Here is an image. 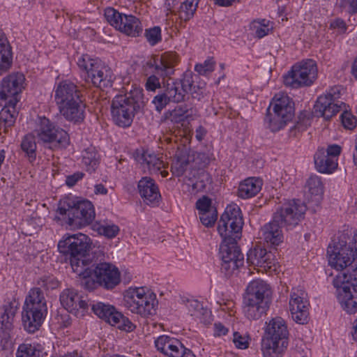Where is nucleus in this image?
<instances>
[{
	"instance_id": "f257e3e1",
	"label": "nucleus",
	"mask_w": 357,
	"mask_h": 357,
	"mask_svg": "<svg viewBox=\"0 0 357 357\" xmlns=\"http://www.w3.org/2000/svg\"><path fill=\"white\" fill-rule=\"evenodd\" d=\"M306 211L305 204L300 199L280 202L273 214V220L269 222V243L277 246L282 243V225L295 227L304 218Z\"/></svg>"
},
{
	"instance_id": "f03ea898",
	"label": "nucleus",
	"mask_w": 357,
	"mask_h": 357,
	"mask_svg": "<svg viewBox=\"0 0 357 357\" xmlns=\"http://www.w3.org/2000/svg\"><path fill=\"white\" fill-rule=\"evenodd\" d=\"M54 97L61 115L67 121L79 123L84 119L83 95L76 84L68 79L60 82Z\"/></svg>"
},
{
	"instance_id": "7ed1b4c3",
	"label": "nucleus",
	"mask_w": 357,
	"mask_h": 357,
	"mask_svg": "<svg viewBox=\"0 0 357 357\" xmlns=\"http://www.w3.org/2000/svg\"><path fill=\"white\" fill-rule=\"evenodd\" d=\"M90 238L82 233L70 235L66 234L58 243V250L68 259L73 272L79 277L85 278L91 273V270L86 267L84 259L91 248Z\"/></svg>"
},
{
	"instance_id": "20e7f679",
	"label": "nucleus",
	"mask_w": 357,
	"mask_h": 357,
	"mask_svg": "<svg viewBox=\"0 0 357 357\" xmlns=\"http://www.w3.org/2000/svg\"><path fill=\"white\" fill-rule=\"evenodd\" d=\"M178 56L174 52H165L152 55L144 66L146 72L150 70L151 74L145 82V89L148 91H155L161 89L162 84L169 82L171 76L174 74Z\"/></svg>"
},
{
	"instance_id": "39448f33",
	"label": "nucleus",
	"mask_w": 357,
	"mask_h": 357,
	"mask_svg": "<svg viewBox=\"0 0 357 357\" xmlns=\"http://www.w3.org/2000/svg\"><path fill=\"white\" fill-rule=\"evenodd\" d=\"M47 312V307L40 287L32 288L26 297L22 312L23 327L29 333L40 328Z\"/></svg>"
},
{
	"instance_id": "423d86ee",
	"label": "nucleus",
	"mask_w": 357,
	"mask_h": 357,
	"mask_svg": "<svg viewBox=\"0 0 357 357\" xmlns=\"http://www.w3.org/2000/svg\"><path fill=\"white\" fill-rule=\"evenodd\" d=\"M57 213L67 225L73 229H80L89 225L96 216L93 204L86 199H68L60 202Z\"/></svg>"
},
{
	"instance_id": "0eeeda50",
	"label": "nucleus",
	"mask_w": 357,
	"mask_h": 357,
	"mask_svg": "<svg viewBox=\"0 0 357 357\" xmlns=\"http://www.w3.org/2000/svg\"><path fill=\"white\" fill-rule=\"evenodd\" d=\"M141 98L142 93L138 90L115 96L111 102V116L114 123L121 128L130 127L139 109Z\"/></svg>"
},
{
	"instance_id": "6e6552de",
	"label": "nucleus",
	"mask_w": 357,
	"mask_h": 357,
	"mask_svg": "<svg viewBox=\"0 0 357 357\" xmlns=\"http://www.w3.org/2000/svg\"><path fill=\"white\" fill-rule=\"evenodd\" d=\"M268 291V284L261 280L250 282L243 294V312L249 319H259L266 316L268 311V299L265 294Z\"/></svg>"
},
{
	"instance_id": "1a4fd4ad",
	"label": "nucleus",
	"mask_w": 357,
	"mask_h": 357,
	"mask_svg": "<svg viewBox=\"0 0 357 357\" xmlns=\"http://www.w3.org/2000/svg\"><path fill=\"white\" fill-rule=\"evenodd\" d=\"M77 64L84 73V79L94 86L101 89L111 87L114 75L111 68L98 59H91L89 55H82Z\"/></svg>"
},
{
	"instance_id": "9d476101",
	"label": "nucleus",
	"mask_w": 357,
	"mask_h": 357,
	"mask_svg": "<svg viewBox=\"0 0 357 357\" xmlns=\"http://www.w3.org/2000/svg\"><path fill=\"white\" fill-rule=\"evenodd\" d=\"M87 268L91 270V273L87 277L82 278V286L89 290L94 289L97 285L107 290H111L119 284L121 273L114 265L107 263H93Z\"/></svg>"
},
{
	"instance_id": "9b49d317",
	"label": "nucleus",
	"mask_w": 357,
	"mask_h": 357,
	"mask_svg": "<svg viewBox=\"0 0 357 357\" xmlns=\"http://www.w3.org/2000/svg\"><path fill=\"white\" fill-rule=\"evenodd\" d=\"M337 289V298L341 307L349 314L357 312V267L351 272H347L337 275L334 280Z\"/></svg>"
},
{
	"instance_id": "f8f14e48",
	"label": "nucleus",
	"mask_w": 357,
	"mask_h": 357,
	"mask_svg": "<svg viewBox=\"0 0 357 357\" xmlns=\"http://www.w3.org/2000/svg\"><path fill=\"white\" fill-rule=\"evenodd\" d=\"M124 306L131 312L147 317L156 313L158 301L155 294L144 287H130L123 296Z\"/></svg>"
},
{
	"instance_id": "ddd939ff",
	"label": "nucleus",
	"mask_w": 357,
	"mask_h": 357,
	"mask_svg": "<svg viewBox=\"0 0 357 357\" xmlns=\"http://www.w3.org/2000/svg\"><path fill=\"white\" fill-rule=\"evenodd\" d=\"M34 132L38 141L52 150L66 147L69 143L68 133L45 116L38 117Z\"/></svg>"
},
{
	"instance_id": "4468645a",
	"label": "nucleus",
	"mask_w": 357,
	"mask_h": 357,
	"mask_svg": "<svg viewBox=\"0 0 357 357\" xmlns=\"http://www.w3.org/2000/svg\"><path fill=\"white\" fill-rule=\"evenodd\" d=\"M317 77V67L312 59L303 60L295 63L288 73L283 75L286 86L299 89L311 86Z\"/></svg>"
},
{
	"instance_id": "2eb2a0df",
	"label": "nucleus",
	"mask_w": 357,
	"mask_h": 357,
	"mask_svg": "<svg viewBox=\"0 0 357 357\" xmlns=\"http://www.w3.org/2000/svg\"><path fill=\"white\" fill-rule=\"evenodd\" d=\"M219 255L222 260L221 271L227 276H231L239 267L243 265L244 256L238 245V239L222 238Z\"/></svg>"
},
{
	"instance_id": "dca6fc26",
	"label": "nucleus",
	"mask_w": 357,
	"mask_h": 357,
	"mask_svg": "<svg viewBox=\"0 0 357 357\" xmlns=\"http://www.w3.org/2000/svg\"><path fill=\"white\" fill-rule=\"evenodd\" d=\"M243 220L236 204L228 205L218 222V231L222 238L241 239Z\"/></svg>"
},
{
	"instance_id": "f3484780",
	"label": "nucleus",
	"mask_w": 357,
	"mask_h": 357,
	"mask_svg": "<svg viewBox=\"0 0 357 357\" xmlns=\"http://www.w3.org/2000/svg\"><path fill=\"white\" fill-rule=\"evenodd\" d=\"M271 105H273L274 116L269 119V129L275 132L284 128L292 119L294 107L292 100L283 93L275 95L269 104V109Z\"/></svg>"
},
{
	"instance_id": "a211bd4d",
	"label": "nucleus",
	"mask_w": 357,
	"mask_h": 357,
	"mask_svg": "<svg viewBox=\"0 0 357 357\" xmlns=\"http://www.w3.org/2000/svg\"><path fill=\"white\" fill-rule=\"evenodd\" d=\"M288 340L289 331L285 321L280 317L269 321V357H283Z\"/></svg>"
},
{
	"instance_id": "6ab92c4d",
	"label": "nucleus",
	"mask_w": 357,
	"mask_h": 357,
	"mask_svg": "<svg viewBox=\"0 0 357 357\" xmlns=\"http://www.w3.org/2000/svg\"><path fill=\"white\" fill-rule=\"evenodd\" d=\"M347 233L341 234L338 241H334L333 246L330 245L327 250L328 264L337 271L347 268L357 258L353 250L347 245Z\"/></svg>"
},
{
	"instance_id": "aec40b11",
	"label": "nucleus",
	"mask_w": 357,
	"mask_h": 357,
	"mask_svg": "<svg viewBox=\"0 0 357 357\" xmlns=\"http://www.w3.org/2000/svg\"><path fill=\"white\" fill-rule=\"evenodd\" d=\"M342 88L340 86L331 87L326 94L319 96L314 105V114L317 116L324 117L329 120L344 106L340 100L342 96Z\"/></svg>"
},
{
	"instance_id": "412c9836",
	"label": "nucleus",
	"mask_w": 357,
	"mask_h": 357,
	"mask_svg": "<svg viewBox=\"0 0 357 357\" xmlns=\"http://www.w3.org/2000/svg\"><path fill=\"white\" fill-rule=\"evenodd\" d=\"M91 310L100 319L121 331L131 332L135 328V325L112 305L97 302L91 304Z\"/></svg>"
},
{
	"instance_id": "4be33fe9",
	"label": "nucleus",
	"mask_w": 357,
	"mask_h": 357,
	"mask_svg": "<svg viewBox=\"0 0 357 357\" xmlns=\"http://www.w3.org/2000/svg\"><path fill=\"white\" fill-rule=\"evenodd\" d=\"M310 303L307 294L300 287L292 288L289 298V309L292 319L298 324H306L309 319Z\"/></svg>"
},
{
	"instance_id": "5701e85b",
	"label": "nucleus",
	"mask_w": 357,
	"mask_h": 357,
	"mask_svg": "<svg viewBox=\"0 0 357 357\" xmlns=\"http://www.w3.org/2000/svg\"><path fill=\"white\" fill-rule=\"evenodd\" d=\"M25 77L22 73H13L5 77L1 82L0 100L18 98L24 88Z\"/></svg>"
},
{
	"instance_id": "b1692460",
	"label": "nucleus",
	"mask_w": 357,
	"mask_h": 357,
	"mask_svg": "<svg viewBox=\"0 0 357 357\" xmlns=\"http://www.w3.org/2000/svg\"><path fill=\"white\" fill-rule=\"evenodd\" d=\"M60 302L63 307L69 312L78 316L88 309L89 305L73 289H66L60 294Z\"/></svg>"
},
{
	"instance_id": "393cba45",
	"label": "nucleus",
	"mask_w": 357,
	"mask_h": 357,
	"mask_svg": "<svg viewBox=\"0 0 357 357\" xmlns=\"http://www.w3.org/2000/svg\"><path fill=\"white\" fill-rule=\"evenodd\" d=\"M136 160L143 168L147 169L151 174H160L162 178L167 177L169 174L165 169V163L153 151L144 150L137 155Z\"/></svg>"
},
{
	"instance_id": "a878e982",
	"label": "nucleus",
	"mask_w": 357,
	"mask_h": 357,
	"mask_svg": "<svg viewBox=\"0 0 357 357\" xmlns=\"http://www.w3.org/2000/svg\"><path fill=\"white\" fill-rule=\"evenodd\" d=\"M247 262L258 272L268 271V251L265 243L257 242L247 253Z\"/></svg>"
},
{
	"instance_id": "bb28decb",
	"label": "nucleus",
	"mask_w": 357,
	"mask_h": 357,
	"mask_svg": "<svg viewBox=\"0 0 357 357\" xmlns=\"http://www.w3.org/2000/svg\"><path fill=\"white\" fill-rule=\"evenodd\" d=\"M139 195L147 204H155L159 202L160 194L155 181L148 176L142 177L137 185Z\"/></svg>"
},
{
	"instance_id": "cd10ccee",
	"label": "nucleus",
	"mask_w": 357,
	"mask_h": 357,
	"mask_svg": "<svg viewBox=\"0 0 357 357\" xmlns=\"http://www.w3.org/2000/svg\"><path fill=\"white\" fill-rule=\"evenodd\" d=\"M164 91L157 94L153 99L152 103L156 111L160 112L170 102L178 103L181 102V93L176 89H172L169 82L164 83Z\"/></svg>"
},
{
	"instance_id": "c85d7f7f",
	"label": "nucleus",
	"mask_w": 357,
	"mask_h": 357,
	"mask_svg": "<svg viewBox=\"0 0 357 357\" xmlns=\"http://www.w3.org/2000/svg\"><path fill=\"white\" fill-rule=\"evenodd\" d=\"M19 98H13L5 101L3 107L0 111V130L3 129L7 132L15 123L18 112L16 109V105Z\"/></svg>"
},
{
	"instance_id": "c756f323",
	"label": "nucleus",
	"mask_w": 357,
	"mask_h": 357,
	"mask_svg": "<svg viewBox=\"0 0 357 357\" xmlns=\"http://www.w3.org/2000/svg\"><path fill=\"white\" fill-rule=\"evenodd\" d=\"M157 349L169 357H181L183 344L177 339L161 335L155 341Z\"/></svg>"
},
{
	"instance_id": "7c9ffc66",
	"label": "nucleus",
	"mask_w": 357,
	"mask_h": 357,
	"mask_svg": "<svg viewBox=\"0 0 357 357\" xmlns=\"http://www.w3.org/2000/svg\"><path fill=\"white\" fill-rule=\"evenodd\" d=\"M314 165L318 172L331 174L337 167V159L326 155L324 148L319 149L314 155Z\"/></svg>"
},
{
	"instance_id": "2f4dec72",
	"label": "nucleus",
	"mask_w": 357,
	"mask_h": 357,
	"mask_svg": "<svg viewBox=\"0 0 357 357\" xmlns=\"http://www.w3.org/2000/svg\"><path fill=\"white\" fill-rule=\"evenodd\" d=\"M13 63L11 46L3 32H0V75L8 71Z\"/></svg>"
},
{
	"instance_id": "473e14b6",
	"label": "nucleus",
	"mask_w": 357,
	"mask_h": 357,
	"mask_svg": "<svg viewBox=\"0 0 357 357\" xmlns=\"http://www.w3.org/2000/svg\"><path fill=\"white\" fill-rule=\"evenodd\" d=\"M262 181L261 179L250 177L241 182L237 195L242 199H248L255 196L261 190Z\"/></svg>"
},
{
	"instance_id": "72a5a7b5",
	"label": "nucleus",
	"mask_w": 357,
	"mask_h": 357,
	"mask_svg": "<svg viewBox=\"0 0 357 357\" xmlns=\"http://www.w3.org/2000/svg\"><path fill=\"white\" fill-rule=\"evenodd\" d=\"M193 77L194 74L191 70H186L183 73L181 78L172 79V82H169L172 89H176L177 92L181 93V102L185 100L188 91L195 85Z\"/></svg>"
},
{
	"instance_id": "f704fd0d",
	"label": "nucleus",
	"mask_w": 357,
	"mask_h": 357,
	"mask_svg": "<svg viewBox=\"0 0 357 357\" xmlns=\"http://www.w3.org/2000/svg\"><path fill=\"white\" fill-rule=\"evenodd\" d=\"M305 190L308 199L319 202L324 192V186L321 178L317 175H312L305 184Z\"/></svg>"
},
{
	"instance_id": "c9c22d12",
	"label": "nucleus",
	"mask_w": 357,
	"mask_h": 357,
	"mask_svg": "<svg viewBox=\"0 0 357 357\" xmlns=\"http://www.w3.org/2000/svg\"><path fill=\"white\" fill-rule=\"evenodd\" d=\"M119 30L129 36L137 37L142 33L143 29L138 18L132 15H125Z\"/></svg>"
},
{
	"instance_id": "e433bc0d",
	"label": "nucleus",
	"mask_w": 357,
	"mask_h": 357,
	"mask_svg": "<svg viewBox=\"0 0 357 357\" xmlns=\"http://www.w3.org/2000/svg\"><path fill=\"white\" fill-rule=\"evenodd\" d=\"M17 312V307L9 303L4 305L3 312L0 315L1 329L5 339L9 337V333L13 328V321Z\"/></svg>"
},
{
	"instance_id": "4c0bfd02",
	"label": "nucleus",
	"mask_w": 357,
	"mask_h": 357,
	"mask_svg": "<svg viewBox=\"0 0 357 357\" xmlns=\"http://www.w3.org/2000/svg\"><path fill=\"white\" fill-rule=\"evenodd\" d=\"M82 162L88 172H95L99 165L100 157L95 147L89 146L82 151Z\"/></svg>"
},
{
	"instance_id": "58836bf2",
	"label": "nucleus",
	"mask_w": 357,
	"mask_h": 357,
	"mask_svg": "<svg viewBox=\"0 0 357 357\" xmlns=\"http://www.w3.org/2000/svg\"><path fill=\"white\" fill-rule=\"evenodd\" d=\"M200 0H183L178 8L179 19L185 22L193 17Z\"/></svg>"
},
{
	"instance_id": "ea45409f",
	"label": "nucleus",
	"mask_w": 357,
	"mask_h": 357,
	"mask_svg": "<svg viewBox=\"0 0 357 357\" xmlns=\"http://www.w3.org/2000/svg\"><path fill=\"white\" fill-rule=\"evenodd\" d=\"M190 164L189 157L183 152L176 153L172 164L171 172L175 176L183 175Z\"/></svg>"
},
{
	"instance_id": "a19ab883",
	"label": "nucleus",
	"mask_w": 357,
	"mask_h": 357,
	"mask_svg": "<svg viewBox=\"0 0 357 357\" xmlns=\"http://www.w3.org/2000/svg\"><path fill=\"white\" fill-rule=\"evenodd\" d=\"M36 143L35 137L31 134L25 135L21 142V149L28 158L30 162L36 158Z\"/></svg>"
},
{
	"instance_id": "79ce46f5",
	"label": "nucleus",
	"mask_w": 357,
	"mask_h": 357,
	"mask_svg": "<svg viewBox=\"0 0 357 357\" xmlns=\"http://www.w3.org/2000/svg\"><path fill=\"white\" fill-rule=\"evenodd\" d=\"M186 308L188 310V313L197 319H200L202 321L204 317L208 314L207 309L203 307V305L197 300H188L185 304Z\"/></svg>"
},
{
	"instance_id": "37998d69",
	"label": "nucleus",
	"mask_w": 357,
	"mask_h": 357,
	"mask_svg": "<svg viewBox=\"0 0 357 357\" xmlns=\"http://www.w3.org/2000/svg\"><path fill=\"white\" fill-rule=\"evenodd\" d=\"M16 357H41V349L38 345L21 344L17 350Z\"/></svg>"
},
{
	"instance_id": "c03bdc74",
	"label": "nucleus",
	"mask_w": 357,
	"mask_h": 357,
	"mask_svg": "<svg viewBox=\"0 0 357 357\" xmlns=\"http://www.w3.org/2000/svg\"><path fill=\"white\" fill-rule=\"evenodd\" d=\"M268 24L266 23V19L262 20H254L249 25V29L251 31V34L257 38H261L266 36Z\"/></svg>"
},
{
	"instance_id": "a18cd8bd",
	"label": "nucleus",
	"mask_w": 357,
	"mask_h": 357,
	"mask_svg": "<svg viewBox=\"0 0 357 357\" xmlns=\"http://www.w3.org/2000/svg\"><path fill=\"white\" fill-rule=\"evenodd\" d=\"M93 229L98 231L100 235H103L107 238H114L119 232V227L114 224H99L93 225Z\"/></svg>"
},
{
	"instance_id": "49530a36",
	"label": "nucleus",
	"mask_w": 357,
	"mask_h": 357,
	"mask_svg": "<svg viewBox=\"0 0 357 357\" xmlns=\"http://www.w3.org/2000/svg\"><path fill=\"white\" fill-rule=\"evenodd\" d=\"M125 14L120 13L113 8H107L105 10V17L107 21L116 29L122 24L123 19Z\"/></svg>"
},
{
	"instance_id": "de8ad7c7",
	"label": "nucleus",
	"mask_w": 357,
	"mask_h": 357,
	"mask_svg": "<svg viewBox=\"0 0 357 357\" xmlns=\"http://www.w3.org/2000/svg\"><path fill=\"white\" fill-rule=\"evenodd\" d=\"M250 337L248 333H241L236 331L233 334V342L239 349H245L249 347Z\"/></svg>"
},
{
	"instance_id": "09e8293b",
	"label": "nucleus",
	"mask_w": 357,
	"mask_h": 357,
	"mask_svg": "<svg viewBox=\"0 0 357 357\" xmlns=\"http://www.w3.org/2000/svg\"><path fill=\"white\" fill-rule=\"evenodd\" d=\"M215 62L213 58L208 59L203 63H197L195 70L200 75L206 76L215 69Z\"/></svg>"
},
{
	"instance_id": "8fccbe9b",
	"label": "nucleus",
	"mask_w": 357,
	"mask_h": 357,
	"mask_svg": "<svg viewBox=\"0 0 357 357\" xmlns=\"http://www.w3.org/2000/svg\"><path fill=\"white\" fill-rule=\"evenodd\" d=\"M201 222L206 227H211L214 225L218 218V211L216 209H211L206 213L199 214Z\"/></svg>"
},
{
	"instance_id": "3c124183",
	"label": "nucleus",
	"mask_w": 357,
	"mask_h": 357,
	"mask_svg": "<svg viewBox=\"0 0 357 357\" xmlns=\"http://www.w3.org/2000/svg\"><path fill=\"white\" fill-rule=\"evenodd\" d=\"M38 285L45 290L55 289L59 286V282L53 275H45L38 281Z\"/></svg>"
},
{
	"instance_id": "603ef678",
	"label": "nucleus",
	"mask_w": 357,
	"mask_h": 357,
	"mask_svg": "<svg viewBox=\"0 0 357 357\" xmlns=\"http://www.w3.org/2000/svg\"><path fill=\"white\" fill-rule=\"evenodd\" d=\"M145 37L151 45H155L161 40V29L159 26L146 29Z\"/></svg>"
},
{
	"instance_id": "864d4df0",
	"label": "nucleus",
	"mask_w": 357,
	"mask_h": 357,
	"mask_svg": "<svg viewBox=\"0 0 357 357\" xmlns=\"http://www.w3.org/2000/svg\"><path fill=\"white\" fill-rule=\"evenodd\" d=\"M196 208L199 211V214L208 212L211 209H216L215 207L212 206L211 199L207 196H203L197 201Z\"/></svg>"
},
{
	"instance_id": "5fc2aeb1",
	"label": "nucleus",
	"mask_w": 357,
	"mask_h": 357,
	"mask_svg": "<svg viewBox=\"0 0 357 357\" xmlns=\"http://www.w3.org/2000/svg\"><path fill=\"white\" fill-rule=\"evenodd\" d=\"M336 4L349 14L357 13V0H337Z\"/></svg>"
},
{
	"instance_id": "6e6d98bb",
	"label": "nucleus",
	"mask_w": 357,
	"mask_h": 357,
	"mask_svg": "<svg viewBox=\"0 0 357 357\" xmlns=\"http://www.w3.org/2000/svg\"><path fill=\"white\" fill-rule=\"evenodd\" d=\"M340 117L342 123L345 128L352 130L356 126L357 119L350 112H344Z\"/></svg>"
},
{
	"instance_id": "4d7b16f0",
	"label": "nucleus",
	"mask_w": 357,
	"mask_h": 357,
	"mask_svg": "<svg viewBox=\"0 0 357 357\" xmlns=\"http://www.w3.org/2000/svg\"><path fill=\"white\" fill-rule=\"evenodd\" d=\"M212 158L206 153H197L194 160L199 168H204L208 165Z\"/></svg>"
},
{
	"instance_id": "13d9d810",
	"label": "nucleus",
	"mask_w": 357,
	"mask_h": 357,
	"mask_svg": "<svg viewBox=\"0 0 357 357\" xmlns=\"http://www.w3.org/2000/svg\"><path fill=\"white\" fill-rule=\"evenodd\" d=\"M192 98L201 100L205 95V89L199 85H194L189 91Z\"/></svg>"
},
{
	"instance_id": "bf43d9fd",
	"label": "nucleus",
	"mask_w": 357,
	"mask_h": 357,
	"mask_svg": "<svg viewBox=\"0 0 357 357\" xmlns=\"http://www.w3.org/2000/svg\"><path fill=\"white\" fill-rule=\"evenodd\" d=\"M330 27L331 29H337L340 33H344L347 29L345 22L341 18H337L332 21Z\"/></svg>"
},
{
	"instance_id": "052dcab7",
	"label": "nucleus",
	"mask_w": 357,
	"mask_h": 357,
	"mask_svg": "<svg viewBox=\"0 0 357 357\" xmlns=\"http://www.w3.org/2000/svg\"><path fill=\"white\" fill-rule=\"evenodd\" d=\"M84 175L82 172H79L69 175L66 177V184L69 187H73L83 178Z\"/></svg>"
},
{
	"instance_id": "680f3d73",
	"label": "nucleus",
	"mask_w": 357,
	"mask_h": 357,
	"mask_svg": "<svg viewBox=\"0 0 357 357\" xmlns=\"http://www.w3.org/2000/svg\"><path fill=\"white\" fill-rule=\"evenodd\" d=\"M282 186V183L281 181L276 180L273 185H271V192L269 191V202L271 201V197L273 199L276 198V199H279L278 195L280 194V188Z\"/></svg>"
},
{
	"instance_id": "e2e57ef3",
	"label": "nucleus",
	"mask_w": 357,
	"mask_h": 357,
	"mask_svg": "<svg viewBox=\"0 0 357 357\" xmlns=\"http://www.w3.org/2000/svg\"><path fill=\"white\" fill-rule=\"evenodd\" d=\"M326 155H328L329 157L333 159H337V157L341 153V147L337 144L329 145L326 150H325Z\"/></svg>"
},
{
	"instance_id": "0e129e2a",
	"label": "nucleus",
	"mask_w": 357,
	"mask_h": 357,
	"mask_svg": "<svg viewBox=\"0 0 357 357\" xmlns=\"http://www.w3.org/2000/svg\"><path fill=\"white\" fill-rule=\"evenodd\" d=\"M229 330L221 323H215L214 324V335L221 336L227 334Z\"/></svg>"
},
{
	"instance_id": "69168bd1",
	"label": "nucleus",
	"mask_w": 357,
	"mask_h": 357,
	"mask_svg": "<svg viewBox=\"0 0 357 357\" xmlns=\"http://www.w3.org/2000/svg\"><path fill=\"white\" fill-rule=\"evenodd\" d=\"M263 329L264 331V335L263 336L261 340V350L265 356L266 354L268 353V337H266L268 335L267 322H265V326L263 328Z\"/></svg>"
},
{
	"instance_id": "338daca9",
	"label": "nucleus",
	"mask_w": 357,
	"mask_h": 357,
	"mask_svg": "<svg viewBox=\"0 0 357 357\" xmlns=\"http://www.w3.org/2000/svg\"><path fill=\"white\" fill-rule=\"evenodd\" d=\"M304 130L303 125L301 123H297L289 130V135L290 136L296 137L298 132H303Z\"/></svg>"
},
{
	"instance_id": "774afa93",
	"label": "nucleus",
	"mask_w": 357,
	"mask_h": 357,
	"mask_svg": "<svg viewBox=\"0 0 357 357\" xmlns=\"http://www.w3.org/2000/svg\"><path fill=\"white\" fill-rule=\"evenodd\" d=\"M271 262L269 261V274L271 273H275L278 274L281 270H280V266L277 262H273V265H271Z\"/></svg>"
}]
</instances>
